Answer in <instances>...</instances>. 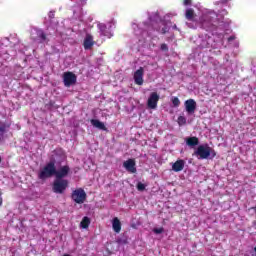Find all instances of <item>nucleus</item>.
Returning <instances> with one entry per match:
<instances>
[{"label":"nucleus","instance_id":"dca6fc26","mask_svg":"<svg viewBox=\"0 0 256 256\" xmlns=\"http://www.w3.org/2000/svg\"><path fill=\"white\" fill-rule=\"evenodd\" d=\"M91 125H93V127H96V129H100L101 131H107V127H105V124L97 119H92Z\"/></svg>","mask_w":256,"mask_h":256},{"label":"nucleus","instance_id":"aec40b11","mask_svg":"<svg viewBox=\"0 0 256 256\" xmlns=\"http://www.w3.org/2000/svg\"><path fill=\"white\" fill-rule=\"evenodd\" d=\"M7 133V125L5 123L0 122V143L3 141L5 134Z\"/></svg>","mask_w":256,"mask_h":256},{"label":"nucleus","instance_id":"7ed1b4c3","mask_svg":"<svg viewBox=\"0 0 256 256\" xmlns=\"http://www.w3.org/2000/svg\"><path fill=\"white\" fill-rule=\"evenodd\" d=\"M115 25V22H108V23H98L97 27L100 31V35L103 37H107L108 39H111L113 37V32H111V29H113Z\"/></svg>","mask_w":256,"mask_h":256},{"label":"nucleus","instance_id":"39448f33","mask_svg":"<svg viewBox=\"0 0 256 256\" xmlns=\"http://www.w3.org/2000/svg\"><path fill=\"white\" fill-rule=\"evenodd\" d=\"M72 199L75 201V203L81 205L85 203V199H87V193H85V190L82 188L76 189L72 193Z\"/></svg>","mask_w":256,"mask_h":256},{"label":"nucleus","instance_id":"7c9ffc66","mask_svg":"<svg viewBox=\"0 0 256 256\" xmlns=\"http://www.w3.org/2000/svg\"><path fill=\"white\" fill-rule=\"evenodd\" d=\"M235 39H236L235 36H230V37L228 38V41H229V43H231V41H235Z\"/></svg>","mask_w":256,"mask_h":256},{"label":"nucleus","instance_id":"5701e85b","mask_svg":"<svg viewBox=\"0 0 256 256\" xmlns=\"http://www.w3.org/2000/svg\"><path fill=\"white\" fill-rule=\"evenodd\" d=\"M185 123H187V119L185 118V116H180L178 118V124L179 125H185Z\"/></svg>","mask_w":256,"mask_h":256},{"label":"nucleus","instance_id":"72a5a7b5","mask_svg":"<svg viewBox=\"0 0 256 256\" xmlns=\"http://www.w3.org/2000/svg\"><path fill=\"white\" fill-rule=\"evenodd\" d=\"M223 15H227V10H224V11H223Z\"/></svg>","mask_w":256,"mask_h":256},{"label":"nucleus","instance_id":"bb28decb","mask_svg":"<svg viewBox=\"0 0 256 256\" xmlns=\"http://www.w3.org/2000/svg\"><path fill=\"white\" fill-rule=\"evenodd\" d=\"M192 3H193L192 0H183L184 7H189V5H192Z\"/></svg>","mask_w":256,"mask_h":256},{"label":"nucleus","instance_id":"f704fd0d","mask_svg":"<svg viewBox=\"0 0 256 256\" xmlns=\"http://www.w3.org/2000/svg\"><path fill=\"white\" fill-rule=\"evenodd\" d=\"M173 29H177V25H173Z\"/></svg>","mask_w":256,"mask_h":256},{"label":"nucleus","instance_id":"c9c22d12","mask_svg":"<svg viewBox=\"0 0 256 256\" xmlns=\"http://www.w3.org/2000/svg\"><path fill=\"white\" fill-rule=\"evenodd\" d=\"M214 5H219V2H215Z\"/></svg>","mask_w":256,"mask_h":256},{"label":"nucleus","instance_id":"20e7f679","mask_svg":"<svg viewBox=\"0 0 256 256\" xmlns=\"http://www.w3.org/2000/svg\"><path fill=\"white\" fill-rule=\"evenodd\" d=\"M55 175V163L50 162L46 164L39 172V179H47L49 177H53Z\"/></svg>","mask_w":256,"mask_h":256},{"label":"nucleus","instance_id":"ddd939ff","mask_svg":"<svg viewBox=\"0 0 256 256\" xmlns=\"http://www.w3.org/2000/svg\"><path fill=\"white\" fill-rule=\"evenodd\" d=\"M69 173V167L63 166L58 171L55 170L54 175H56V179H63V177H67Z\"/></svg>","mask_w":256,"mask_h":256},{"label":"nucleus","instance_id":"2f4dec72","mask_svg":"<svg viewBox=\"0 0 256 256\" xmlns=\"http://www.w3.org/2000/svg\"><path fill=\"white\" fill-rule=\"evenodd\" d=\"M188 27H190L191 29H197V26H192L191 23H187Z\"/></svg>","mask_w":256,"mask_h":256},{"label":"nucleus","instance_id":"4be33fe9","mask_svg":"<svg viewBox=\"0 0 256 256\" xmlns=\"http://www.w3.org/2000/svg\"><path fill=\"white\" fill-rule=\"evenodd\" d=\"M171 102L173 107H179V105H181V100H179L177 97H172Z\"/></svg>","mask_w":256,"mask_h":256},{"label":"nucleus","instance_id":"412c9836","mask_svg":"<svg viewBox=\"0 0 256 256\" xmlns=\"http://www.w3.org/2000/svg\"><path fill=\"white\" fill-rule=\"evenodd\" d=\"M89 225H91V220L89 219V217L85 216L80 222V227L82 229H88Z\"/></svg>","mask_w":256,"mask_h":256},{"label":"nucleus","instance_id":"f8f14e48","mask_svg":"<svg viewBox=\"0 0 256 256\" xmlns=\"http://www.w3.org/2000/svg\"><path fill=\"white\" fill-rule=\"evenodd\" d=\"M143 67L139 68L135 73H134V81L136 85H143Z\"/></svg>","mask_w":256,"mask_h":256},{"label":"nucleus","instance_id":"4468645a","mask_svg":"<svg viewBox=\"0 0 256 256\" xmlns=\"http://www.w3.org/2000/svg\"><path fill=\"white\" fill-rule=\"evenodd\" d=\"M185 169V162L184 160H177L175 163L172 164V171L175 173H179V171H183Z\"/></svg>","mask_w":256,"mask_h":256},{"label":"nucleus","instance_id":"9d476101","mask_svg":"<svg viewBox=\"0 0 256 256\" xmlns=\"http://www.w3.org/2000/svg\"><path fill=\"white\" fill-rule=\"evenodd\" d=\"M184 107L188 115H193V113H195V110L197 109V102H195L194 99H188L184 102Z\"/></svg>","mask_w":256,"mask_h":256},{"label":"nucleus","instance_id":"393cba45","mask_svg":"<svg viewBox=\"0 0 256 256\" xmlns=\"http://www.w3.org/2000/svg\"><path fill=\"white\" fill-rule=\"evenodd\" d=\"M163 227L160 228H154L153 232L156 233V235H161V233H163Z\"/></svg>","mask_w":256,"mask_h":256},{"label":"nucleus","instance_id":"6e6552de","mask_svg":"<svg viewBox=\"0 0 256 256\" xmlns=\"http://www.w3.org/2000/svg\"><path fill=\"white\" fill-rule=\"evenodd\" d=\"M63 81L65 87H71V85H75V83H77V76L72 72H65L63 74Z\"/></svg>","mask_w":256,"mask_h":256},{"label":"nucleus","instance_id":"0eeeda50","mask_svg":"<svg viewBox=\"0 0 256 256\" xmlns=\"http://www.w3.org/2000/svg\"><path fill=\"white\" fill-rule=\"evenodd\" d=\"M67 185H69V182H67V180L56 178L53 184L54 193H63V191L67 189Z\"/></svg>","mask_w":256,"mask_h":256},{"label":"nucleus","instance_id":"6ab92c4d","mask_svg":"<svg viewBox=\"0 0 256 256\" xmlns=\"http://www.w3.org/2000/svg\"><path fill=\"white\" fill-rule=\"evenodd\" d=\"M132 29H133L135 35H141L143 33V29H145V28H141V24H138L137 22H133Z\"/></svg>","mask_w":256,"mask_h":256},{"label":"nucleus","instance_id":"f257e3e1","mask_svg":"<svg viewBox=\"0 0 256 256\" xmlns=\"http://www.w3.org/2000/svg\"><path fill=\"white\" fill-rule=\"evenodd\" d=\"M185 17L188 21H195L198 27L205 29V31H211L214 35H218L220 39H223V33L229 29V23L217 19V12L211 9H200V16L197 19V14L193 8H187L185 11Z\"/></svg>","mask_w":256,"mask_h":256},{"label":"nucleus","instance_id":"e433bc0d","mask_svg":"<svg viewBox=\"0 0 256 256\" xmlns=\"http://www.w3.org/2000/svg\"><path fill=\"white\" fill-rule=\"evenodd\" d=\"M57 31H60V29H59V28H57Z\"/></svg>","mask_w":256,"mask_h":256},{"label":"nucleus","instance_id":"f3484780","mask_svg":"<svg viewBox=\"0 0 256 256\" xmlns=\"http://www.w3.org/2000/svg\"><path fill=\"white\" fill-rule=\"evenodd\" d=\"M112 227L115 233H121V221L119 218H114L112 221Z\"/></svg>","mask_w":256,"mask_h":256},{"label":"nucleus","instance_id":"c85d7f7f","mask_svg":"<svg viewBox=\"0 0 256 256\" xmlns=\"http://www.w3.org/2000/svg\"><path fill=\"white\" fill-rule=\"evenodd\" d=\"M48 17H49L50 19H53V17H55V12L50 11V12L48 13Z\"/></svg>","mask_w":256,"mask_h":256},{"label":"nucleus","instance_id":"c756f323","mask_svg":"<svg viewBox=\"0 0 256 256\" xmlns=\"http://www.w3.org/2000/svg\"><path fill=\"white\" fill-rule=\"evenodd\" d=\"M160 33H167V27H163L161 30H159Z\"/></svg>","mask_w":256,"mask_h":256},{"label":"nucleus","instance_id":"b1692460","mask_svg":"<svg viewBox=\"0 0 256 256\" xmlns=\"http://www.w3.org/2000/svg\"><path fill=\"white\" fill-rule=\"evenodd\" d=\"M37 35H38V37H40V39H41L42 41H45L46 36H45V33L42 32V30H38V31H37Z\"/></svg>","mask_w":256,"mask_h":256},{"label":"nucleus","instance_id":"a878e982","mask_svg":"<svg viewBox=\"0 0 256 256\" xmlns=\"http://www.w3.org/2000/svg\"><path fill=\"white\" fill-rule=\"evenodd\" d=\"M137 189H138V191H145V184L139 182L137 184Z\"/></svg>","mask_w":256,"mask_h":256},{"label":"nucleus","instance_id":"1a4fd4ad","mask_svg":"<svg viewBox=\"0 0 256 256\" xmlns=\"http://www.w3.org/2000/svg\"><path fill=\"white\" fill-rule=\"evenodd\" d=\"M159 99V94H157V92H152L147 101V106L149 109H157V103H159Z\"/></svg>","mask_w":256,"mask_h":256},{"label":"nucleus","instance_id":"a211bd4d","mask_svg":"<svg viewBox=\"0 0 256 256\" xmlns=\"http://www.w3.org/2000/svg\"><path fill=\"white\" fill-rule=\"evenodd\" d=\"M186 145L188 147H195V145H199V139L197 137H189L186 139Z\"/></svg>","mask_w":256,"mask_h":256},{"label":"nucleus","instance_id":"2eb2a0df","mask_svg":"<svg viewBox=\"0 0 256 256\" xmlns=\"http://www.w3.org/2000/svg\"><path fill=\"white\" fill-rule=\"evenodd\" d=\"M93 45H95V41H93V36L91 34H87L84 39V49H91Z\"/></svg>","mask_w":256,"mask_h":256},{"label":"nucleus","instance_id":"cd10ccee","mask_svg":"<svg viewBox=\"0 0 256 256\" xmlns=\"http://www.w3.org/2000/svg\"><path fill=\"white\" fill-rule=\"evenodd\" d=\"M160 49L161 51H169V47L167 46V44H161Z\"/></svg>","mask_w":256,"mask_h":256},{"label":"nucleus","instance_id":"9b49d317","mask_svg":"<svg viewBox=\"0 0 256 256\" xmlns=\"http://www.w3.org/2000/svg\"><path fill=\"white\" fill-rule=\"evenodd\" d=\"M123 167L128 171L129 173H137V168H135V160L129 159L126 160L123 163Z\"/></svg>","mask_w":256,"mask_h":256},{"label":"nucleus","instance_id":"473e14b6","mask_svg":"<svg viewBox=\"0 0 256 256\" xmlns=\"http://www.w3.org/2000/svg\"><path fill=\"white\" fill-rule=\"evenodd\" d=\"M220 3H229V0H220Z\"/></svg>","mask_w":256,"mask_h":256},{"label":"nucleus","instance_id":"f03ea898","mask_svg":"<svg viewBox=\"0 0 256 256\" xmlns=\"http://www.w3.org/2000/svg\"><path fill=\"white\" fill-rule=\"evenodd\" d=\"M194 155L198 157V159H209V157H215V150L209 147L207 144H202L198 146L197 150L195 151Z\"/></svg>","mask_w":256,"mask_h":256},{"label":"nucleus","instance_id":"423d86ee","mask_svg":"<svg viewBox=\"0 0 256 256\" xmlns=\"http://www.w3.org/2000/svg\"><path fill=\"white\" fill-rule=\"evenodd\" d=\"M76 1H77L78 7H75L73 10L74 18L78 19L79 21H83V15H85V13H83V8L81 7L87 4V0H76Z\"/></svg>","mask_w":256,"mask_h":256}]
</instances>
